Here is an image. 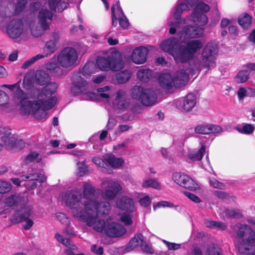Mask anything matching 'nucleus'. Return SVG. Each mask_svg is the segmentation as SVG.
<instances>
[{
  "mask_svg": "<svg viewBox=\"0 0 255 255\" xmlns=\"http://www.w3.org/2000/svg\"><path fill=\"white\" fill-rule=\"evenodd\" d=\"M95 69V64L93 62H88L82 68H80L77 73L73 74L71 78L72 86L71 92L73 96H77L87 91L88 84L82 77V75L89 76L94 73Z\"/></svg>",
  "mask_w": 255,
  "mask_h": 255,
  "instance_id": "f257e3e1",
  "label": "nucleus"
},
{
  "mask_svg": "<svg viewBox=\"0 0 255 255\" xmlns=\"http://www.w3.org/2000/svg\"><path fill=\"white\" fill-rule=\"evenodd\" d=\"M96 64L99 69L103 71H118L123 69L125 66L122 54L116 49L113 50L107 57H98Z\"/></svg>",
  "mask_w": 255,
  "mask_h": 255,
  "instance_id": "f03ea898",
  "label": "nucleus"
},
{
  "mask_svg": "<svg viewBox=\"0 0 255 255\" xmlns=\"http://www.w3.org/2000/svg\"><path fill=\"white\" fill-rule=\"evenodd\" d=\"M58 88V84L55 82H51L43 87L38 94L39 100L41 99V107L45 111L52 109L56 104L57 99L52 97Z\"/></svg>",
  "mask_w": 255,
  "mask_h": 255,
  "instance_id": "7ed1b4c3",
  "label": "nucleus"
},
{
  "mask_svg": "<svg viewBox=\"0 0 255 255\" xmlns=\"http://www.w3.org/2000/svg\"><path fill=\"white\" fill-rule=\"evenodd\" d=\"M130 95L132 99L140 101L146 106H151L157 101V95L154 91L144 89L140 86H134L131 89Z\"/></svg>",
  "mask_w": 255,
  "mask_h": 255,
  "instance_id": "20e7f679",
  "label": "nucleus"
},
{
  "mask_svg": "<svg viewBox=\"0 0 255 255\" xmlns=\"http://www.w3.org/2000/svg\"><path fill=\"white\" fill-rule=\"evenodd\" d=\"M203 47V43L200 39H191L184 45H180L181 62L187 63L193 59L195 54Z\"/></svg>",
  "mask_w": 255,
  "mask_h": 255,
  "instance_id": "39448f33",
  "label": "nucleus"
},
{
  "mask_svg": "<svg viewBox=\"0 0 255 255\" xmlns=\"http://www.w3.org/2000/svg\"><path fill=\"white\" fill-rule=\"evenodd\" d=\"M76 50L73 47L64 48L57 57L58 64L63 68H71L75 66L78 59Z\"/></svg>",
  "mask_w": 255,
  "mask_h": 255,
  "instance_id": "423d86ee",
  "label": "nucleus"
},
{
  "mask_svg": "<svg viewBox=\"0 0 255 255\" xmlns=\"http://www.w3.org/2000/svg\"><path fill=\"white\" fill-rule=\"evenodd\" d=\"M160 47L164 51L172 55L176 63L181 62L180 45L177 38L172 37L164 40L160 44Z\"/></svg>",
  "mask_w": 255,
  "mask_h": 255,
  "instance_id": "0eeeda50",
  "label": "nucleus"
},
{
  "mask_svg": "<svg viewBox=\"0 0 255 255\" xmlns=\"http://www.w3.org/2000/svg\"><path fill=\"white\" fill-rule=\"evenodd\" d=\"M218 49L215 44H208L204 48L202 53L201 65L205 68H211L215 66Z\"/></svg>",
  "mask_w": 255,
  "mask_h": 255,
  "instance_id": "6e6552de",
  "label": "nucleus"
},
{
  "mask_svg": "<svg viewBox=\"0 0 255 255\" xmlns=\"http://www.w3.org/2000/svg\"><path fill=\"white\" fill-rule=\"evenodd\" d=\"M0 134L1 141L9 149H21L24 146V141L21 139L17 138L15 134H12L10 130L3 129L0 130Z\"/></svg>",
  "mask_w": 255,
  "mask_h": 255,
  "instance_id": "1a4fd4ad",
  "label": "nucleus"
},
{
  "mask_svg": "<svg viewBox=\"0 0 255 255\" xmlns=\"http://www.w3.org/2000/svg\"><path fill=\"white\" fill-rule=\"evenodd\" d=\"M85 212L84 214H89V213H96V217L108 215L111 210V205L107 201L97 202L92 201L88 204L84 205Z\"/></svg>",
  "mask_w": 255,
  "mask_h": 255,
  "instance_id": "9d476101",
  "label": "nucleus"
},
{
  "mask_svg": "<svg viewBox=\"0 0 255 255\" xmlns=\"http://www.w3.org/2000/svg\"><path fill=\"white\" fill-rule=\"evenodd\" d=\"M96 213L93 212L89 213V214H81L79 217L81 220L86 222L89 226H92L96 231L101 233L105 231L107 223L101 219L96 221Z\"/></svg>",
  "mask_w": 255,
  "mask_h": 255,
  "instance_id": "9b49d317",
  "label": "nucleus"
},
{
  "mask_svg": "<svg viewBox=\"0 0 255 255\" xmlns=\"http://www.w3.org/2000/svg\"><path fill=\"white\" fill-rule=\"evenodd\" d=\"M173 180L179 186L191 191H194L198 188V185L190 176L180 172L173 174Z\"/></svg>",
  "mask_w": 255,
  "mask_h": 255,
  "instance_id": "f8f14e48",
  "label": "nucleus"
},
{
  "mask_svg": "<svg viewBox=\"0 0 255 255\" xmlns=\"http://www.w3.org/2000/svg\"><path fill=\"white\" fill-rule=\"evenodd\" d=\"M204 30L203 28L197 26L187 25L179 32V35L180 38H183L185 40H191L201 37Z\"/></svg>",
  "mask_w": 255,
  "mask_h": 255,
  "instance_id": "ddd939ff",
  "label": "nucleus"
},
{
  "mask_svg": "<svg viewBox=\"0 0 255 255\" xmlns=\"http://www.w3.org/2000/svg\"><path fill=\"white\" fill-rule=\"evenodd\" d=\"M253 236H248L246 240L241 239L236 241V246L240 254L246 255H255V248L254 247Z\"/></svg>",
  "mask_w": 255,
  "mask_h": 255,
  "instance_id": "4468645a",
  "label": "nucleus"
},
{
  "mask_svg": "<svg viewBox=\"0 0 255 255\" xmlns=\"http://www.w3.org/2000/svg\"><path fill=\"white\" fill-rule=\"evenodd\" d=\"M23 30V24L20 19L11 20L6 27V32L12 38H15L19 36L22 33Z\"/></svg>",
  "mask_w": 255,
  "mask_h": 255,
  "instance_id": "2eb2a0df",
  "label": "nucleus"
},
{
  "mask_svg": "<svg viewBox=\"0 0 255 255\" xmlns=\"http://www.w3.org/2000/svg\"><path fill=\"white\" fill-rule=\"evenodd\" d=\"M105 233L109 237L115 238L124 235L126 229L120 224L115 222L107 223L105 227Z\"/></svg>",
  "mask_w": 255,
  "mask_h": 255,
  "instance_id": "dca6fc26",
  "label": "nucleus"
},
{
  "mask_svg": "<svg viewBox=\"0 0 255 255\" xmlns=\"http://www.w3.org/2000/svg\"><path fill=\"white\" fill-rule=\"evenodd\" d=\"M103 184H107L105 190L104 196L108 200H113L122 189L121 185L117 182L112 180L104 181Z\"/></svg>",
  "mask_w": 255,
  "mask_h": 255,
  "instance_id": "f3484780",
  "label": "nucleus"
},
{
  "mask_svg": "<svg viewBox=\"0 0 255 255\" xmlns=\"http://www.w3.org/2000/svg\"><path fill=\"white\" fill-rule=\"evenodd\" d=\"M148 49L143 46L136 47L133 49L131 54V59L135 64H143L146 60Z\"/></svg>",
  "mask_w": 255,
  "mask_h": 255,
  "instance_id": "a211bd4d",
  "label": "nucleus"
},
{
  "mask_svg": "<svg viewBox=\"0 0 255 255\" xmlns=\"http://www.w3.org/2000/svg\"><path fill=\"white\" fill-rule=\"evenodd\" d=\"M81 200V194L77 190H71L65 193L64 201L66 206L72 208Z\"/></svg>",
  "mask_w": 255,
  "mask_h": 255,
  "instance_id": "6ab92c4d",
  "label": "nucleus"
},
{
  "mask_svg": "<svg viewBox=\"0 0 255 255\" xmlns=\"http://www.w3.org/2000/svg\"><path fill=\"white\" fill-rule=\"evenodd\" d=\"M31 212V208L29 206H24L18 211H16L12 215V221L14 223L22 222L29 218Z\"/></svg>",
  "mask_w": 255,
  "mask_h": 255,
  "instance_id": "aec40b11",
  "label": "nucleus"
},
{
  "mask_svg": "<svg viewBox=\"0 0 255 255\" xmlns=\"http://www.w3.org/2000/svg\"><path fill=\"white\" fill-rule=\"evenodd\" d=\"M39 22L43 31H45L49 28V22L53 17L51 12L47 9H42L39 12L38 14Z\"/></svg>",
  "mask_w": 255,
  "mask_h": 255,
  "instance_id": "412c9836",
  "label": "nucleus"
},
{
  "mask_svg": "<svg viewBox=\"0 0 255 255\" xmlns=\"http://www.w3.org/2000/svg\"><path fill=\"white\" fill-rule=\"evenodd\" d=\"M221 131L222 128L220 127L213 125H200L195 128V132L198 134H207Z\"/></svg>",
  "mask_w": 255,
  "mask_h": 255,
  "instance_id": "4be33fe9",
  "label": "nucleus"
},
{
  "mask_svg": "<svg viewBox=\"0 0 255 255\" xmlns=\"http://www.w3.org/2000/svg\"><path fill=\"white\" fill-rule=\"evenodd\" d=\"M174 86L176 88H180L188 82L189 75L184 69L178 70L174 74Z\"/></svg>",
  "mask_w": 255,
  "mask_h": 255,
  "instance_id": "5701e85b",
  "label": "nucleus"
},
{
  "mask_svg": "<svg viewBox=\"0 0 255 255\" xmlns=\"http://www.w3.org/2000/svg\"><path fill=\"white\" fill-rule=\"evenodd\" d=\"M96 190L94 187L88 182H85L84 183L83 195L85 198L88 200V201L84 203V204H88L92 201H96Z\"/></svg>",
  "mask_w": 255,
  "mask_h": 255,
  "instance_id": "b1692460",
  "label": "nucleus"
},
{
  "mask_svg": "<svg viewBox=\"0 0 255 255\" xmlns=\"http://www.w3.org/2000/svg\"><path fill=\"white\" fill-rule=\"evenodd\" d=\"M52 39L48 41L44 48V51L47 55H51L57 49V44L59 39V34L57 32L51 33Z\"/></svg>",
  "mask_w": 255,
  "mask_h": 255,
  "instance_id": "393cba45",
  "label": "nucleus"
},
{
  "mask_svg": "<svg viewBox=\"0 0 255 255\" xmlns=\"http://www.w3.org/2000/svg\"><path fill=\"white\" fill-rule=\"evenodd\" d=\"M158 82L160 85L167 90H170L173 85H174V79L170 73H162L158 77Z\"/></svg>",
  "mask_w": 255,
  "mask_h": 255,
  "instance_id": "a878e982",
  "label": "nucleus"
},
{
  "mask_svg": "<svg viewBox=\"0 0 255 255\" xmlns=\"http://www.w3.org/2000/svg\"><path fill=\"white\" fill-rule=\"evenodd\" d=\"M115 103L114 105L119 110L126 109L129 105V101L125 98V92L123 90H119L116 93Z\"/></svg>",
  "mask_w": 255,
  "mask_h": 255,
  "instance_id": "bb28decb",
  "label": "nucleus"
},
{
  "mask_svg": "<svg viewBox=\"0 0 255 255\" xmlns=\"http://www.w3.org/2000/svg\"><path fill=\"white\" fill-rule=\"evenodd\" d=\"M133 203L132 199L128 197H122L117 202V207L126 212H132Z\"/></svg>",
  "mask_w": 255,
  "mask_h": 255,
  "instance_id": "cd10ccee",
  "label": "nucleus"
},
{
  "mask_svg": "<svg viewBox=\"0 0 255 255\" xmlns=\"http://www.w3.org/2000/svg\"><path fill=\"white\" fill-rule=\"evenodd\" d=\"M50 77L48 74L43 70H37L35 74V83L40 86L47 85L50 82Z\"/></svg>",
  "mask_w": 255,
  "mask_h": 255,
  "instance_id": "c85d7f7f",
  "label": "nucleus"
},
{
  "mask_svg": "<svg viewBox=\"0 0 255 255\" xmlns=\"http://www.w3.org/2000/svg\"><path fill=\"white\" fill-rule=\"evenodd\" d=\"M143 236L141 233H136L132 238L127 246L125 250L127 252H129L135 248H137L139 245H141L143 242Z\"/></svg>",
  "mask_w": 255,
  "mask_h": 255,
  "instance_id": "c756f323",
  "label": "nucleus"
},
{
  "mask_svg": "<svg viewBox=\"0 0 255 255\" xmlns=\"http://www.w3.org/2000/svg\"><path fill=\"white\" fill-rule=\"evenodd\" d=\"M196 103V97L195 95L189 93L184 98L183 108L186 111H189L195 107Z\"/></svg>",
  "mask_w": 255,
  "mask_h": 255,
  "instance_id": "7c9ffc66",
  "label": "nucleus"
},
{
  "mask_svg": "<svg viewBox=\"0 0 255 255\" xmlns=\"http://www.w3.org/2000/svg\"><path fill=\"white\" fill-rule=\"evenodd\" d=\"M21 178L23 181H37L40 183H43L46 179L45 175L41 173H30L21 175Z\"/></svg>",
  "mask_w": 255,
  "mask_h": 255,
  "instance_id": "2f4dec72",
  "label": "nucleus"
},
{
  "mask_svg": "<svg viewBox=\"0 0 255 255\" xmlns=\"http://www.w3.org/2000/svg\"><path fill=\"white\" fill-rule=\"evenodd\" d=\"M105 160L111 167L114 168H119L124 162L122 158H116L113 154H107Z\"/></svg>",
  "mask_w": 255,
  "mask_h": 255,
  "instance_id": "473e14b6",
  "label": "nucleus"
},
{
  "mask_svg": "<svg viewBox=\"0 0 255 255\" xmlns=\"http://www.w3.org/2000/svg\"><path fill=\"white\" fill-rule=\"evenodd\" d=\"M238 21L243 28L248 29L252 25V18L248 13H243L239 16Z\"/></svg>",
  "mask_w": 255,
  "mask_h": 255,
  "instance_id": "72a5a7b5",
  "label": "nucleus"
},
{
  "mask_svg": "<svg viewBox=\"0 0 255 255\" xmlns=\"http://www.w3.org/2000/svg\"><path fill=\"white\" fill-rule=\"evenodd\" d=\"M152 71L149 69H141L137 73L138 79L143 82L149 81L152 78Z\"/></svg>",
  "mask_w": 255,
  "mask_h": 255,
  "instance_id": "f704fd0d",
  "label": "nucleus"
},
{
  "mask_svg": "<svg viewBox=\"0 0 255 255\" xmlns=\"http://www.w3.org/2000/svg\"><path fill=\"white\" fill-rule=\"evenodd\" d=\"M253 233V230L250 226L247 225H241L237 231V236L239 240L244 239V237L251 236Z\"/></svg>",
  "mask_w": 255,
  "mask_h": 255,
  "instance_id": "c9c22d12",
  "label": "nucleus"
},
{
  "mask_svg": "<svg viewBox=\"0 0 255 255\" xmlns=\"http://www.w3.org/2000/svg\"><path fill=\"white\" fill-rule=\"evenodd\" d=\"M192 19L194 22L201 26L206 25L208 21L206 15L202 13H192Z\"/></svg>",
  "mask_w": 255,
  "mask_h": 255,
  "instance_id": "e433bc0d",
  "label": "nucleus"
},
{
  "mask_svg": "<svg viewBox=\"0 0 255 255\" xmlns=\"http://www.w3.org/2000/svg\"><path fill=\"white\" fill-rule=\"evenodd\" d=\"M205 153V146L204 145H202L198 151L190 153L188 157L189 159L193 161H200L203 158Z\"/></svg>",
  "mask_w": 255,
  "mask_h": 255,
  "instance_id": "4c0bfd02",
  "label": "nucleus"
},
{
  "mask_svg": "<svg viewBox=\"0 0 255 255\" xmlns=\"http://www.w3.org/2000/svg\"><path fill=\"white\" fill-rule=\"evenodd\" d=\"M142 187L145 188H152L157 190L161 189L160 183L154 178L143 180L142 183Z\"/></svg>",
  "mask_w": 255,
  "mask_h": 255,
  "instance_id": "58836bf2",
  "label": "nucleus"
},
{
  "mask_svg": "<svg viewBox=\"0 0 255 255\" xmlns=\"http://www.w3.org/2000/svg\"><path fill=\"white\" fill-rule=\"evenodd\" d=\"M41 100V99L39 100V98H38L37 100L34 101L33 103L28 101L25 102L26 105L29 107V111L32 114L34 115L42 107Z\"/></svg>",
  "mask_w": 255,
  "mask_h": 255,
  "instance_id": "ea45409f",
  "label": "nucleus"
},
{
  "mask_svg": "<svg viewBox=\"0 0 255 255\" xmlns=\"http://www.w3.org/2000/svg\"><path fill=\"white\" fill-rule=\"evenodd\" d=\"M234 129L239 133L245 134H251L253 133L255 128L253 125L247 123H244L242 128L236 127Z\"/></svg>",
  "mask_w": 255,
  "mask_h": 255,
  "instance_id": "a19ab883",
  "label": "nucleus"
},
{
  "mask_svg": "<svg viewBox=\"0 0 255 255\" xmlns=\"http://www.w3.org/2000/svg\"><path fill=\"white\" fill-rule=\"evenodd\" d=\"M130 75L128 71H123L116 74V79L118 83L123 84L127 82L130 78Z\"/></svg>",
  "mask_w": 255,
  "mask_h": 255,
  "instance_id": "79ce46f5",
  "label": "nucleus"
},
{
  "mask_svg": "<svg viewBox=\"0 0 255 255\" xmlns=\"http://www.w3.org/2000/svg\"><path fill=\"white\" fill-rule=\"evenodd\" d=\"M27 0H16L14 3V14H19L22 12L26 7Z\"/></svg>",
  "mask_w": 255,
  "mask_h": 255,
  "instance_id": "37998d69",
  "label": "nucleus"
},
{
  "mask_svg": "<svg viewBox=\"0 0 255 255\" xmlns=\"http://www.w3.org/2000/svg\"><path fill=\"white\" fill-rule=\"evenodd\" d=\"M250 72L248 70L240 71L235 77L236 81L238 83H242L247 81L250 76Z\"/></svg>",
  "mask_w": 255,
  "mask_h": 255,
  "instance_id": "c03bdc74",
  "label": "nucleus"
},
{
  "mask_svg": "<svg viewBox=\"0 0 255 255\" xmlns=\"http://www.w3.org/2000/svg\"><path fill=\"white\" fill-rule=\"evenodd\" d=\"M224 213L228 218L239 219L242 217V213L239 209H227L225 210Z\"/></svg>",
  "mask_w": 255,
  "mask_h": 255,
  "instance_id": "a18cd8bd",
  "label": "nucleus"
},
{
  "mask_svg": "<svg viewBox=\"0 0 255 255\" xmlns=\"http://www.w3.org/2000/svg\"><path fill=\"white\" fill-rule=\"evenodd\" d=\"M14 97L16 98L17 102L21 104V107L23 106V102L27 99L26 95L18 86V88L14 93Z\"/></svg>",
  "mask_w": 255,
  "mask_h": 255,
  "instance_id": "49530a36",
  "label": "nucleus"
},
{
  "mask_svg": "<svg viewBox=\"0 0 255 255\" xmlns=\"http://www.w3.org/2000/svg\"><path fill=\"white\" fill-rule=\"evenodd\" d=\"M210 9V7L208 4L203 2H199L194 7L192 13H204L209 11Z\"/></svg>",
  "mask_w": 255,
  "mask_h": 255,
  "instance_id": "de8ad7c7",
  "label": "nucleus"
},
{
  "mask_svg": "<svg viewBox=\"0 0 255 255\" xmlns=\"http://www.w3.org/2000/svg\"><path fill=\"white\" fill-rule=\"evenodd\" d=\"M118 10L120 11L122 16L119 17V21L120 26L124 29H126L129 25V22L127 17L124 15V12L120 6L118 7Z\"/></svg>",
  "mask_w": 255,
  "mask_h": 255,
  "instance_id": "09e8293b",
  "label": "nucleus"
},
{
  "mask_svg": "<svg viewBox=\"0 0 255 255\" xmlns=\"http://www.w3.org/2000/svg\"><path fill=\"white\" fill-rule=\"evenodd\" d=\"M19 200V196L12 195L5 199V204L8 207H12L17 204Z\"/></svg>",
  "mask_w": 255,
  "mask_h": 255,
  "instance_id": "8fccbe9b",
  "label": "nucleus"
},
{
  "mask_svg": "<svg viewBox=\"0 0 255 255\" xmlns=\"http://www.w3.org/2000/svg\"><path fill=\"white\" fill-rule=\"evenodd\" d=\"M11 189L10 183L0 180V193H5L9 192Z\"/></svg>",
  "mask_w": 255,
  "mask_h": 255,
  "instance_id": "3c124183",
  "label": "nucleus"
},
{
  "mask_svg": "<svg viewBox=\"0 0 255 255\" xmlns=\"http://www.w3.org/2000/svg\"><path fill=\"white\" fill-rule=\"evenodd\" d=\"M210 184L215 188L225 189L226 186L222 182H219L215 178H210L209 180Z\"/></svg>",
  "mask_w": 255,
  "mask_h": 255,
  "instance_id": "603ef678",
  "label": "nucleus"
},
{
  "mask_svg": "<svg viewBox=\"0 0 255 255\" xmlns=\"http://www.w3.org/2000/svg\"><path fill=\"white\" fill-rule=\"evenodd\" d=\"M47 69L54 72L58 73L62 71V69L59 66L57 63L51 62L47 65Z\"/></svg>",
  "mask_w": 255,
  "mask_h": 255,
  "instance_id": "864d4df0",
  "label": "nucleus"
},
{
  "mask_svg": "<svg viewBox=\"0 0 255 255\" xmlns=\"http://www.w3.org/2000/svg\"><path fill=\"white\" fill-rule=\"evenodd\" d=\"M140 247L142 251L144 253L149 254H154V250L152 249L151 247H150L148 244H147L145 242H143L142 244H141Z\"/></svg>",
  "mask_w": 255,
  "mask_h": 255,
  "instance_id": "5fc2aeb1",
  "label": "nucleus"
},
{
  "mask_svg": "<svg viewBox=\"0 0 255 255\" xmlns=\"http://www.w3.org/2000/svg\"><path fill=\"white\" fill-rule=\"evenodd\" d=\"M47 113L44 110H39L33 115L34 117L39 120L45 119L46 118Z\"/></svg>",
  "mask_w": 255,
  "mask_h": 255,
  "instance_id": "6e6d98bb",
  "label": "nucleus"
},
{
  "mask_svg": "<svg viewBox=\"0 0 255 255\" xmlns=\"http://www.w3.org/2000/svg\"><path fill=\"white\" fill-rule=\"evenodd\" d=\"M9 98L7 95L0 90V106H3L8 102Z\"/></svg>",
  "mask_w": 255,
  "mask_h": 255,
  "instance_id": "4d7b16f0",
  "label": "nucleus"
},
{
  "mask_svg": "<svg viewBox=\"0 0 255 255\" xmlns=\"http://www.w3.org/2000/svg\"><path fill=\"white\" fill-rule=\"evenodd\" d=\"M184 195L188 197L189 199H190L192 201L194 202L195 203H198L201 202V199L196 195L186 191L184 192Z\"/></svg>",
  "mask_w": 255,
  "mask_h": 255,
  "instance_id": "13d9d810",
  "label": "nucleus"
},
{
  "mask_svg": "<svg viewBox=\"0 0 255 255\" xmlns=\"http://www.w3.org/2000/svg\"><path fill=\"white\" fill-rule=\"evenodd\" d=\"M39 153L36 152H33L28 154L25 158V161L26 162H31L35 160L38 157Z\"/></svg>",
  "mask_w": 255,
  "mask_h": 255,
  "instance_id": "bf43d9fd",
  "label": "nucleus"
},
{
  "mask_svg": "<svg viewBox=\"0 0 255 255\" xmlns=\"http://www.w3.org/2000/svg\"><path fill=\"white\" fill-rule=\"evenodd\" d=\"M92 252L97 255H102L104 254V249L102 247H98L96 245H93L91 248Z\"/></svg>",
  "mask_w": 255,
  "mask_h": 255,
  "instance_id": "052dcab7",
  "label": "nucleus"
},
{
  "mask_svg": "<svg viewBox=\"0 0 255 255\" xmlns=\"http://www.w3.org/2000/svg\"><path fill=\"white\" fill-rule=\"evenodd\" d=\"M139 204L144 207H147L151 204V201L148 196H146L141 199L139 201Z\"/></svg>",
  "mask_w": 255,
  "mask_h": 255,
  "instance_id": "680f3d73",
  "label": "nucleus"
},
{
  "mask_svg": "<svg viewBox=\"0 0 255 255\" xmlns=\"http://www.w3.org/2000/svg\"><path fill=\"white\" fill-rule=\"evenodd\" d=\"M63 233L67 235L75 236L73 228L70 226V223L69 221H68L66 228L63 230Z\"/></svg>",
  "mask_w": 255,
  "mask_h": 255,
  "instance_id": "e2e57ef3",
  "label": "nucleus"
},
{
  "mask_svg": "<svg viewBox=\"0 0 255 255\" xmlns=\"http://www.w3.org/2000/svg\"><path fill=\"white\" fill-rule=\"evenodd\" d=\"M121 221L126 225H130L132 224V220L131 217L127 214H124L121 217Z\"/></svg>",
  "mask_w": 255,
  "mask_h": 255,
  "instance_id": "0e129e2a",
  "label": "nucleus"
},
{
  "mask_svg": "<svg viewBox=\"0 0 255 255\" xmlns=\"http://www.w3.org/2000/svg\"><path fill=\"white\" fill-rule=\"evenodd\" d=\"M207 255H222V253L219 249L212 247L208 249Z\"/></svg>",
  "mask_w": 255,
  "mask_h": 255,
  "instance_id": "69168bd1",
  "label": "nucleus"
},
{
  "mask_svg": "<svg viewBox=\"0 0 255 255\" xmlns=\"http://www.w3.org/2000/svg\"><path fill=\"white\" fill-rule=\"evenodd\" d=\"M214 193H215V195L217 197H218L219 198H220V199H228L229 197V194L224 191L217 190V191H215Z\"/></svg>",
  "mask_w": 255,
  "mask_h": 255,
  "instance_id": "338daca9",
  "label": "nucleus"
},
{
  "mask_svg": "<svg viewBox=\"0 0 255 255\" xmlns=\"http://www.w3.org/2000/svg\"><path fill=\"white\" fill-rule=\"evenodd\" d=\"M238 96L240 100L243 99L245 97H247V91L243 87L240 88L238 91Z\"/></svg>",
  "mask_w": 255,
  "mask_h": 255,
  "instance_id": "774afa93",
  "label": "nucleus"
}]
</instances>
